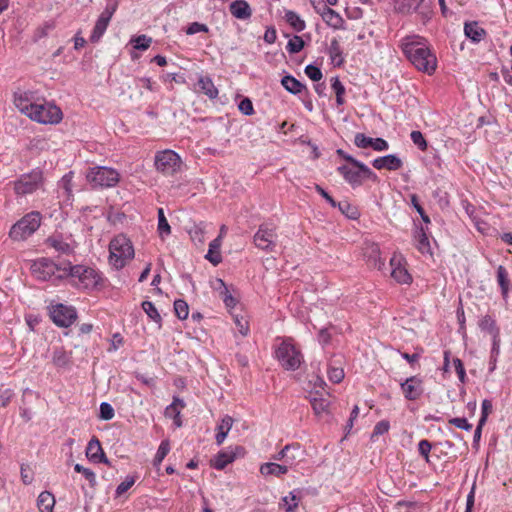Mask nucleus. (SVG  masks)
Segmentation results:
<instances>
[{
  "label": "nucleus",
  "mask_w": 512,
  "mask_h": 512,
  "mask_svg": "<svg viewBox=\"0 0 512 512\" xmlns=\"http://www.w3.org/2000/svg\"><path fill=\"white\" fill-rule=\"evenodd\" d=\"M29 118L41 124H57L63 118L61 109L53 103L30 105Z\"/></svg>",
  "instance_id": "10"
},
{
  "label": "nucleus",
  "mask_w": 512,
  "mask_h": 512,
  "mask_svg": "<svg viewBox=\"0 0 512 512\" xmlns=\"http://www.w3.org/2000/svg\"><path fill=\"white\" fill-rule=\"evenodd\" d=\"M277 233L275 228L267 223H263L253 236L255 246L266 253L274 252L276 247Z\"/></svg>",
  "instance_id": "13"
},
{
  "label": "nucleus",
  "mask_w": 512,
  "mask_h": 512,
  "mask_svg": "<svg viewBox=\"0 0 512 512\" xmlns=\"http://www.w3.org/2000/svg\"><path fill=\"white\" fill-rule=\"evenodd\" d=\"M174 313L180 320H185L189 315V305L184 299H176L174 301Z\"/></svg>",
  "instance_id": "46"
},
{
  "label": "nucleus",
  "mask_w": 512,
  "mask_h": 512,
  "mask_svg": "<svg viewBox=\"0 0 512 512\" xmlns=\"http://www.w3.org/2000/svg\"><path fill=\"white\" fill-rule=\"evenodd\" d=\"M327 374L329 380L336 384L340 383L345 376L344 370L342 368L332 366L328 368Z\"/></svg>",
  "instance_id": "58"
},
{
  "label": "nucleus",
  "mask_w": 512,
  "mask_h": 512,
  "mask_svg": "<svg viewBox=\"0 0 512 512\" xmlns=\"http://www.w3.org/2000/svg\"><path fill=\"white\" fill-rule=\"evenodd\" d=\"M497 283L501 290L503 300L507 301L510 291V279L507 269L503 265H499L496 271Z\"/></svg>",
  "instance_id": "31"
},
{
  "label": "nucleus",
  "mask_w": 512,
  "mask_h": 512,
  "mask_svg": "<svg viewBox=\"0 0 512 512\" xmlns=\"http://www.w3.org/2000/svg\"><path fill=\"white\" fill-rule=\"evenodd\" d=\"M275 357L280 365L288 371H295L300 368L304 361L299 348L291 338L283 340L275 350Z\"/></svg>",
  "instance_id": "5"
},
{
  "label": "nucleus",
  "mask_w": 512,
  "mask_h": 512,
  "mask_svg": "<svg viewBox=\"0 0 512 512\" xmlns=\"http://www.w3.org/2000/svg\"><path fill=\"white\" fill-rule=\"evenodd\" d=\"M404 398L408 401H416L424 393L423 379L419 376H410L400 383Z\"/></svg>",
  "instance_id": "16"
},
{
  "label": "nucleus",
  "mask_w": 512,
  "mask_h": 512,
  "mask_svg": "<svg viewBox=\"0 0 512 512\" xmlns=\"http://www.w3.org/2000/svg\"><path fill=\"white\" fill-rule=\"evenodd\" d=\"M180 163V156L170 149L157 152L154 159L157 171L166 175L173 174L179 168Z\"/></svg>",
  "instance_id": "14"
},
{
  "label": "nucleus",
  "mask_w": 512,
  "mask_h": 512,
  "mask_svg": "<svg viewBox=\"0 0 512 512\" xmlns=\"http://www.w3.org/2000/svg\"><path fill=\"white\" fill-rule=\"evenodd\" d=\"M288 472L287 465H281L275 462H267L260 466V473L263 476L274 475L280 477Z\"/></svg>",
  "instance_id": "35"
},
{
  "label": "nucleus",
  "mask_w": 512,
  "mask_h": 512,
  "mask_svg": "<svg viewBox=\"0 0 512 512\" xmlns=\"http://www.w3.org/2000/svg\"><path fill=\"white\" fill-rule=\"evenodd\" d=\"M52 362L56 367L65 368L71 363V353L66 352L63 348L55 349Z\"/></svg>",
  "instance_id": "38"
},
{
  "label": "nucleus",
  "mask_w": 512,
  "mask_h": 512,
  "mask_svg": "<svg viewBox=\"0 0 512 512\" xmlns=\"http://www.w3.org/2000/svg\"><path fill=\"white\" fill-rule=\"evenodd\" d=\"M304 72L314 82H319L323 77L321 69L314 64H308Z\"/></svg>",
  "instance_id": "55"
},
{
  "label": "nucleus",
  "mask_w": 512,
  "mask_h": 512,
  "mask_svg": "<svg viewBox=\"0 0 512 512\" xmlns=\"http://www.w3.org/2000/svg\"><path fill=\"white\" fill-rule=\"evenodd\" d=\"M86 178L93 188H109L117 185L120 174L113 168L97 166L89 170Z\"/></svg>",
  "instance_id": "8"
},
{
  "label": "nucleus",
  "mask_w": 512,
  "mask_h": 512,
  "mask_svg": "<svg viewBox=\"0 0 512 512\" xmlns=\"http://www.w3.org/2000/svg\"><path fill=\"white\" fill-rule=\"evenodd\" d=\"M449 424L455 426L456 428L470 431L472 429V424L468 422L465 417H454L449 419Z\"/></svg>",
  "instance_id": "62"
},
{
  "label": "nucleus",
  "mask_w": 512,
  "mask_h": 512,
  "mask_svg": "<svg viewBox=\"0 0 512 512\" xmlns=\"http://www.w3.org/2000/svg\"><path fill=\"white\" fill-rule=\"evenodd\" d=\"M68 275H71L70 285L78 290L92 291L103 286L101 273L86 265H70Z\"/></svg>",
  "instance_id": "2"
},
{
  "label": "nucleus",
  "mask_w": 512,
  "mask_h": 512,
  "mask_svg": "<svg viewBox=\"0 0 512 512\" xmlns=\"http://www.w3.org/2000/svg\"><path fill=\"white\" fill-rule=\"evenodd\" d=\"M390 428V423L387 420H381L374 426L372 437L379 436L387 433Z\"/></svg>",
  "instance_id": "64"
},
{
  "label": "nucleus",
  "mask_w": 512,
  "mask_h": 512,
  "mask_svg": "<svg viewBox=\"0 0 512 512\" xmlns=\"http://www.w3.org/2000/svg\"><path fill=\"white\" fill-rule=\"evenodd\" d=\"M286 22L295 30L296 32H302L306 28L305 21L294 11L287 10L284 16Z\"/></svg>",
  "instance_id": "37"
},
{
  "label": "nucleus",
  "mask_w": 512,
  "mask_h": 512,
  "mask_svg": "<svg viewBox=\"0 0 512 512\" xmlns=\"http://www.w3.org/2000/svg\"><path fill=\"white\" fill-rule=\"evenodd\" d=\"M453 366L455 368L459 381L462 384H465L468 381V378L466 375V370L463 361L460 358L456 357L453 359Z\"/></svg>",
  "instance_id": "54"
},
{
  "label": "nucleus",
  "mask_w": 512,
  "mask_h": 512,
  "mask_svg": "<svg viewBox=\"0 0 512 512\" xmlns=\"http://www.w3.org/2000/svg\"><path fill=\"white\" fill-rule=\"evenodd\" d=\"M390 264L392 266L391 276L399 284H411L413 279L405 266L394 258L391 259Z\"/></svg>",
  "instance_id": "27"
},
{
  "label": "nucleus",
  "mask_w": 512,
  "mask_h": 512,
  "mask_svg": "<svg viewBox=\"0 0 512 512\" xmlns=\"http://www.w3.org/2000/svg\"><path fill=\"white\" fill-rule=\"evenodd\" d=\"M500 343L501 341L497 340L492 342L488 369L489 373H493L496 369L497 359L500 354Z\"/></svg>",
  "instance_id": "51"
},
{
  "label": "nucleus",
  "mask_w": 512,
  "mask_h": 512,
  "mask_svg": "<svg viewBox=\"0 0 512 512\" xmlns=\"http://www.w3.org/2000/svg\"><path fill=\"white\" fill-rule=\"evenodd\" d=\"M372 166L377 170L396 171L403 167V162L396 154H388L375 158L372 161Z\"/></svg>",
  "instance_id": "20"
},
{
  "label": "nucleus",
  "mask_w": 512,
  "mask_h": 512,
  "mask_svg": "<svg viewBox=\"0 0 512 512\" xmlns=\"http://www.w3.org/2000/svg\"><path fill=\"white\" fill-rule=\"evenodd\" d=\"M424 352V349L422 347H416L415 352L413 354H409L407 352L399 351L401 357L406 360L412 368L415 367V364L418 363L419 359L421 358L422 354Z\"/></svg>",
  "instance_id": "52"
},
{
  "label": "nucleus",
  "mask_w": 512,
  "mask_h": 512,
  "mask_svg": "<svg viewBox=\"0 0 512 512\" xmlns=\"http://www.w3.org/2000/svg\"><path fill=\"white\" fill-rule=\"evenodd\" d=\"M21 480L25 485L31 484L34 480V472L27 464H22L20 469Z\"/></svg>",
  "instance_id": "61"
},
{
  "label": "nucleus",
  "mask_w": 512,
  "mask_h": 512,
  "mask_svg": "<svg viewBox=\"0 0 512 512\" xmlns=\"http://www.w3.org/2000/svg\"><path fill=\"white\" fill-rule=\"evenodd\" d=\"M14 104L15 106L28 117L30 116V105H34L35 103L31 102L27 93L24 94H14Z\"/></svg>",
  "instance_id": "40"
},
{
  "label": "nucleus",
  "mask_w": 512,
  "mask_h": 512,
  "mask_svg": "<svg viewBox=\"0 0 512 512\" xmlns=\"http://www.w3.org/2000/svg\"><path fill=\"white\" fill-rule=\"evenodd\" d=\"M301 499V490L294 489L288 496L282 498V501L286 504V512H293L299 505Z\"/></svg>",
  "instance_id": "41"
},
{
  "label": "nucleus",
  "mask_w": 512,
  "mask_h": 512,
  "mask_svg": "<svg viewBox=\"0 0 512 512\" xmlns=\"http://www.w3.org/2000/svg\"><path fill=\"white\" fill-rule=\"evenodd\" d=\"M394 11L398 14L408 16L417 14L422 24H427L433 16V10L426 0H392Z\"/></svg>",
  "instance_id": "7"
},
{
  "label": "nucleus",
  "mask_w": 512,
  "mask_h": 512,
  "mask_svg": "<svg viewBox=\"0 0 512 512\" xmlns=\"http://www.w3.org/2000/svg\"><path fill=\"white\" fill-rule=\"evenodd\" d=\"M432 449V444L427 439H422L418 443V452L425 459L426 463H430V451Z\"/></svg>",
  "instance_id": "57"
},
{
  "label": "nucleus",
  "mask_w": 512,
  "mask_h": 512,
  "mask_svg": "<svg viewBox=\"0 0 512 512\" xmlns=\"http://www.w3.org/2000/svg\"><path fill=\"white\" fill-rule=\"evenodd\" d=\"M43 183V172L41 169H33L29 173L22 174L14 181L15 194L25 196L38 190Z\"/></svg>",
  "instance_id": "11"
},
{
  "label": "nucleus",
  "mask_w": 512,
  "mask_h": 512,
  "mask_svg": "<svg viewBox=\"0 0 512 512\" xmlns=\"http://www.w3.org/2000/svg\"><path fill=\"white\" fill-rule=\"evenodd\" d=\"M37 506L40 512H53L55 506L54 495L49 491H43L37 499Z\"/></svg>",
  "instance_id": "36"
},
{
  "label": "nucleus",
  "mask_w": 512,
  "mask_h": 512,
  "mask_svg": "<svg viewBox=\"0 0 512 512\" xmlns=\"http://www.w3.org/2000/svg\"><path fill=\"white\" fill-rule=\"evenodd\" d=\"M404 56L419 71L431 75L437 68V58L429 41L420 35H407L399 45Z\"/></svg>",
  "instance_id": "1"
},
{
  "label": "nucleus",
  "mask_w": 512,
  "mask_h": 512,
  "mask_svg": "<svg viewBox=\"0 0 512 512\" xmlns=\"http://www.w3.org/2000/svg\"><path fill=\"white\" fill-rule=\"evenodd\" d=\"M47 308L51 321L60 328L70 327L78 318L77 310L72 305L64 303H50Z\"/></svg>",
  "instance_id": "9"
},
{
  "label": "nucleus",
  "mask_w": 512,
  "mask_h": 512,
  "mask_svg": "<svg viewBox=\"0 0 512 512\" xmlns=\"http://www.w3.org/2000/svg\"><path fill=\"white\" fill-rule=\"evenodd\" d=\"M410 138H411L412 142L414 143V145L417 146V148L419 150H421L422 152L427 151L428 142L425 139V137L421 131H418V130L412 131L410 134Z\"/></svg>",
  "instance_id": "49"
},
{
  "label": "nucleus",
  "mask_w": 512,
  "mask_h": 512,
  "mask_svg": "<svg viewBox=\"0 0 512 512\" xmlns=\"http://www.w3.org/2000/svg\"><path fill=\"white\" fill-rule=\"evenodd\" d=\"M141 307L147 316L158 325L159 329H161L163 320L153 302L145 300L141 303Z\"/></svg>",
  "instance_id": "39"
},
{
  "label": "nucleus",
  "mask_w": 512,
  "mask_h": 512,
  "mask_svg": "<svg viewBox=\"0 0 512 512\" xmlns=\"http://www.w3.org/2000/svg\"><path fill=\"white\" fill-rule=\"evenodd\" d=\"M86 457L95 464L103 463L109 467L112 466L96 436H93L87 444Z\"/></svg>",
  "instance_id": "18"
},
{
  "label": "nucleus",
  "mask_w": 512,
  "mask_h": 512,
  "mask_svg": "<svg viewBox=\"0 0 512 512\" xmlns=\"http://www.w3.org/2000/svg\"><path fill=\"white\" fill-rule=\"evenodd\" d=\"M115 411L113 406L108 402H102L99 407L98 418L103 421H109L113 419Z\"/></svg>",
  "instance_id": "50"
},
{
  "label": "nucleus",
  "mask_w": 512,
  "mask_h": 512,
  "mask_svg": "<svg viewBox=\"0 0 512 512\" xmlns=\"http://www.w3.org/2000/svg\"><path fill=\"white\" fill-rule=\"evenodd\" d=\"M158 232L160 237L167 236L171 233V227L165 217L163 208H158Z\"/></svg>",
  "instance_id": "47"
},
{
  "label": "nucleus",
  "mask_w": 512,
  "mask_h": 512,
  "mask_svg": "<svg viewBox=\"0 0 512 512\" xmlns=\"http://www.w3.org/2000/svg\"><path fill=\"white\" fill-rule=\"evenodd\" d=\"M194 91L198 94L206 95L210 100L218 97V88L214 85L212 78L209 75H199L198 81L195 85Z\"/></svg>",
  "instance_id": "19"
},
{
  "label": "nucleus",
  "mask_w": 512,
  "mask_h": 512,
  "mask_svg": "<svg viewBox=\"0 0 512 512\" xmlns=\"http://www.w3.org/2000/svg\"><path fill=\"white\" fill-rule=\"evenodd\" d=\"M305 46V42L301 36L295 35L286 45V49L290 54L299 53Z\"/></svg>",
  "instance_id": "48"
},
{
  "label": "nucleus",
  "mask_w": 512,
  "mask_h": 512,
  "mask_svg": "<svg viewBox=\"0 0 512 512\" xmlns=\"http://www.w3.org/2000/svg\"><path fill=\"white\" fill-rule=\"evenodd\" d=\"M372 140V137H369L364 133H356L354 137V144L358 148L366 149L372 146Z\"/></svg>",
  "instance_id": "60"
},
{
  "label": "nucleus",
  "mask_w": 512,
  "mask_h": 512,
  "mask_svg": "<svg viewBox=\"0 0 512 512\" xmlns=\"http://www.w3.org/2000/svg\"><path fill=\"white\" fill-rule=\"evenodd\" d=\"M321 17L329 27H332L333 29H345L344 19L337 11L333 10L332 8H327Z\"/></svg>",
  "instance_id": "33"
},
{
  "label": "nucleus",
  "mask_w": 512,
  "mask_h": 512,
  "mask_svg": "<svg viewBox=\"0 0 512 512\" xmlns=\"http://www.w3.org/2000/svg\"><path fill=\"white\" fill-rule=\"evenodd\" d=\"M464 34L473 43H479L485 38L487 32L477 21H470L464 24Z\"/></svg>",
  "instance_id": "24"
},
{
  "label": "nucleus",
  "mask_w": 512,
  "mask_h": 512,
  "mask_svg": "<svg viewBox=\"0 0 512 512\" xmlns=\"http://www.w3.org/2000/svg\"><path fill=\"white\" fill-rule=\"evenodd\" d=\"M300 444L299 443H291L285 445L278 453L272 456V459L277 461H283L288 467L293 466L297 462V456H289V453L292 451H299Z\"/></svg>",
  "instance_id": "28"
},
{
  "label": "nucleus",
  "mask_w": 512,
  "mask_h": 512,
  "mask_svg": "<svg viewBox=\"0 0 512 512\" xmlns=\"http://www.w3.org/2000/svg\"><path fill=\"white\" fill-rule=\"evenodd\" d=\"M72 179H73V172L70 171V172L66 173L58 183L59 189L62 190L63 195H65V197L67 199H70L73 196V194H72Z\"/></svg>",
  "instance_id": "44"
},
{
  "label": "nucleus",
  "mask_w": 512,
  "mask_h": 512,
  "mask_svg": "<svg viewBox=\"0 0 512 512\" xmlns=\"http://www.w3.org/2000/svg\"><path fill=\"white\" fill-rule=\"evenodd\" d=\"M109 263L120 270L125 267L127 260L134 258V247L131 240L124 234L115 236L109 244Z\"/></svg>",
  "instance_id": "3"
},
{
  "label": "nucleus",
  "mask_w": 512,
  "mask_h": 512,
  "mask_svg": "<svg viewBox=\"0 0 512 512\" xmlns=\"http://www.w3.org/2000/svg\"><path fill=\"white\" fill-rule=\"evenodd\" d=\"M336 171L352 188L360 187L364 180L378 181L376 173L361 161H359V165H340Z\"/></svg>",
  "instance_id": "4"
},
{
  "label": "nucleus",
  "mask_w": 512,
  "mask_h": 512,
  "mask_svg": "<svg viewBox=\"0 0 512 512\" xmlns=\"http://www.w3.org/2000/svg\"><path fill=\"white\" fill-rule=\"evenodd\" d=\"M151 43L152 38L145 34L134 36L130 40V44H132L133 48L139 51L147 50L150 47Z\"/></svg>",
  "instance_id": "43"
},
{
  "label": "nucleus",
  "mask_w": 512,
  "mask_h": 512,
  "mask_svg": "<svg viewBox=\"0 0 512 512\" xmlns=\"http://www.w3.org/2000/svg\"><path fill=\"white\" fill-rule=\"evenodd\" d=\"M136 477L134 476H127L123 482H121L115 491L116 497L121 496L125 492H127L135 483Z\"/></svg>",
  "instance_id": "59"
},
{
  "label": "nucleus",
  "mask_w": 512,
  "mask_h": 512,
  "mask_svg": "<svg viewBox=\"0 0 512 512\" xmlns=\"http://www.w3.org/2000/svg\"><path fill=\"white\" fill-rule=\"evenodd\" d=\"M45 244L64 255H71L74 253V247H72L68 242L64 241L62 233H54L50 235L45 240Z\"/></svg>",
  "instance_id": "22"
},
{
  "label": "nucleus",
  "mask_w": 512,
  "mask_h": 512,
  "mask_svg": "<svg viewBox=\"0 0 512 512\" xmlns=\"http://www.w3.org/2000/svg\"><path fill=\"white\" fill-rule=\"evenodd\" d=\"M309 401L313 412L317 417L330 413V401L327 398H324L318 391H316L314 395L310 394Z\"/></svg>",
  "instance_id": "26"
},
{
  "label": "nucleus",
  "mask_w": 512,
  "mask_h": 512,
  "mask_svg": "<svg viewBox=\"0 0 512 512\" xmlns=\"http://www.w3.org/2000/svg\"><path fill=\"white\" fill-rule=\"evenodd\" d=\"M235 460V455L228 448L220 450L210 461L211 467L216 470H223Z\"/></svg>",
  "instance_id": "29"
},
{
  "label": "nucleus",
  "mask_w": 512,
  "mask_h": 512,
  "mask_svg": "<svg viewBox=\"0 0 512 512\" xmlns=\"http://www.w3.org/2000/svg\"><path fill=\"white\" fill-rule=\"evenodd\" d=\"M221 245V236H217L209 243V249L207 254L205 255V258L214 266H217L219 263L222 262V256L220 251Z\"/></svg>",
  "instance_id": "32"
},
{
  "label": "nucleus",
  "mask_w": 512,
  "mask_h": 512,
  "mask_svg": "<svg viewBox=\"0 0 512 512\" xmlns=\"http://www.w3.org/2000/svg\"><path fill=\"white\" fill-rule=\"evenodd\" d=\"M239 111L245 116H251L255 113L253 103L248 97H243L238 104Z\"/></svg>",
  "instance_id": "56"
},
{
  "label": "nucleus",
  "mask_w": 512,
  "mask_h": 512,
  "mask_svg": "<svg viewBox=\"0 0 512 512\" xmlns=\"http://www.w3.org/2000/svg\"><path fill=\"white\" fill-rule=\"evenodd\" d=\"M233 422H234V419L229 415H225L221 419V422L217 425V428H216L217 433L215 436V441H216L217 445H221L224 442L230 429L232 428Z\"/></svg>",
  "instance_id": "34"
},
{
  "label": "nucleus",
  "mask_w": 512,
  "mask_h": 512,
  "mask_svg": "<svg viewBox=\"0 0 512 512\" xmlns=\"http://www.w3.org/2000/svg\"><path fill=\"white\" fill-rule=\"evenodd\" d=\"M478 326L482 332H486L492 336L493 341H501L500 338V328L497 326L496 320L491 315L483 316L479 322Z\"/></svg>",
  "instance_id": "25"
},
{
  "label": "nucleus",
  "mask_w": 512,
  "mask_h": 512,
  "mask_svg": "<svg viewBox=\"0 0 512 512\" xmlns=\"http://www.w3.org/2000/svg\"><path fill=\"white\" fill-rule=\"evenodd\" d=\"M281 85L284 89L293 95L305 94L308 96L309 90L305 84L297 80L294 76L286 74L281 78Z\"/></svg>",
  "instance_id": "21"
},
{
  "label": "nucleus",
  "mask_w": 512,
  "mask_h": 512,
  "mask_svg": "<svg viewBox=\"0 0 512 512\" xmlns=\"http://www.w3.org/2000/svg\"><path fill=\"white\" fill-rule=\"evenodd\" d=\"M336 208L349 219L355 220L359 217L358 209L348 201L337 202Z\"/></svg>",
  "instance_id": "45"
},
{
  "label": "nucleus",
  "mask_w": 512,
  "mask_h": 512,
  "mask_svg": "<svg viewBox=\"0 0 512 512\" xmlns=\"http://www.w3.org/2000/svg\"><path fill=\"white\" fill-rule=\"evenodd\" d=\"M412 237H413L415 248L421 254H423V255L429 254L431 256L433 255L427 228H425L422 224L414 221V229H413Z\"/></svg>",
  "instance_id": "17"
},
{
  "label": "nucleus",
  "mask_w": 512,
  "mask_h": 512,
  "mask_svg": "<svg viewBox=\"0 0 512 512\" xmlns=\"http://www.w3.org/2000/svg\"><path fill=\"white\" fill-rule=\"evenodd\" d=\"M229 11L238 20H248L252 16V8L246 0H235L230 3Z\"/></svg>",
  "instance_id": "23"
},
{
  "label": "nucleus",
  "mask_w": 512,
  "mask_h": 512,
  "mask_svg": "<svg viewBox=\"0 0 512 512\" xmlns=\"http://www.w3.org/2000/svg\"><path fill=\"white\" fill-rule=\"evenodd\" d=\"M219 295L228 309H233L238 304V300L231 294L228 287H224V290H221Z\"/></svg>",
  "instance_id": "53"
},
{
  "label": "nucleus",
  "mask_w": 512,
  "mask_h": 512,
  "mask_svg": "<svg viewBox=\"0 0 512 512\" xmlns=\"http://www.w3.org/2000/svg\"><path fill=\"white\" fill-rule=\"evenodd\" d=\"M327 53L334 67L340 68L344 65L345 59L343 56V50L337 38H333L331 40Z\"/></svg>",
  "instance_id": "30"
},
{
  "label": "nucleus",
  "mask_w": 512,
  "mask_h": 512,
  "mask_svg": "<svg viewBox=\"0 0 512 512\" xmlns=\"http://www.w3.org/2000/svg\"><path fill=\"white\" fill-rule=\"evenodd\" d=\"M209 31V28L206 24L200 23V22H192L188 25L186 29L187 35H194L199 32L207 33Z\"/></svg>",
  "instance_id": "63"
},
{
  "label": "nucleus",
  "mask_w": 512,
  "mask_h": 512,
  "mask_svg": "<svg viewBox=\"0 0 512 512\" xmlns=\"http://www.w3.org/2000/svg\"><path fill=\"white\" fill-rule=\"evenodd\" d=\"M59 270H61V264L47 257L38 258L31 264L32 274L40 281L50 280Z\"/></svg>",
  "instance_id": "15"
},
{
  "label": "nucleus",
  "mask_w": 512,
  "mask_h": 512,
  "mask_svg": "<svg viewBox=\"0 0 512 512\" xmlns=\"http://www.w3.org/2000/svg\"><path fill=\"white\" fill-rule=\"evenodd\" d=\"M41 219V213L38 211L27 213L12 225L9 231V237L14 241L27 239L38 230L41 225Z\"/></svg>",
  "instance_id": "6"
},
{
  "label": "nucleus",
  "mask_w": 512,
  "mask_h": 512,
  "mask_svg": "<svg viewBox=\"0 0 512 512\" xmlns=\"http://www.w3.org/2000/svg\"><path fill=\"white\" fill-rule=\"evenodd\" d=\"M119 0H107L103 12L99 15L90 35V42L97 43L104 35L111 21L112 16L117 11Z\"/></svg>",
  "instance_id": "12"
},
{
  "label": "nucleus",
  "mask_w": 512,
  "mask_h": 512,
  "mask_svg": "<svg viewBox=\"0 0 512 512\" xmlns=\"http://www.w3.org/2000/svg\"><path fill=\"white\" fill-rule=\"evenodd\" d=\"M170 449V441L168 439L162 440L153 459L154 467L158 468L161 465L164 458L168 455Z\"/></svg>",
  "instance_id": "42"
}]
</instances>
